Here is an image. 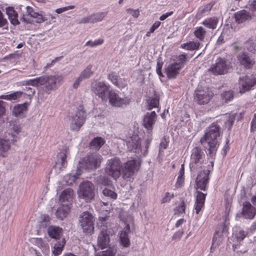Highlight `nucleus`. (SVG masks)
<instances>
[{
	"instance_id": "4468645a",
	"label": "nucleus",
	"mask_w": 256,
	"mask_h": 256,
	"mask_svg": "<svg viewBox=\"0 0 256 256\" xmlns=\"http://www.w3.org/2000/svg\"><path fill=\"white\" fill-rule=\"evenodd\" d=\"M86 116V115L84 110H79L76 111L74 116L71 118L70 129L74 131H78L84 122Z\"/></svg>"
},
{
	"instance_id": "412c9836",
	"label": "nucleus",
	"mask_w": 256,
	"mask_h": 256,
	"mask_svg": "<svg viewBox=\"0 0 256 256\" xmlns=\"http://www.w3.org/2000/svg\"><path fill=\"white\" fill-rule=\"evenodd\" d=\"M140 138L138 136L132 135L126 142L128 149L130 151L137 152L140 149Z\"/></svg>"
},
{
	"instance_id": "79ce46f5",
	"label": "nucleus",
	"mask_w": 256,
	"mask_h": 256,
	"mask_svg": "<svg viewBox=\"0 0 256 256\" xmlns=\"http://www.w3.org/2000/svg\"><path fill=\"white\" fill-rule=\"evenodd\" d=\"M36 244L42 250V251L44 254L46 255L48 254L50 252L49 246L48 244H44L43 242L42 238L38 239L36 240Z\"/></svg>"
},
{
	"instance_id": "39448f33",
	"label": "nucleus",
	"mask_w": 256,
	"mask_h": 256,
	"mask_svg": "<svg viewBox=\"0 0 256 256\" xmlns=\"http://www.w3.org/2000/svg\"><path fill=\"white\" fill-rule=\"evenodd\" d=\"M122 164L120 160L116 157L108 160L105 168L106 174L116 180L121 174Z\"/></svg>"
},
{
	"instance_id": "dca6fc26",
	"label": "nucleus",
	"mask_w": 256,
	"mask_h": 256,
	"mask_svg": "<svg viewBox=\"0 0 256 256\" xmlns=\"http://www.w3.org/2000/svg\"><path fill=\"white\" fill-rule=\"evenodd\" d=\"M240 92L244 94L250 90L256 84V78L252 75L240 78Z\"/></svg>"
},
{
	"instance_id": "9b49d317",
	"label": "nucleus",
	"mask_w": 256,
	"mask_h": 256,
	"mask_svg": "<svg viewBox=\"0 0 256 256\" xmlns=\"http://www.w3.org/2000/svg\"><path fill=\"white\" fill-rule=\"evenodd\" d=\"M212 96V93L208 88L198 87L195 90L194 100L198 104H208Z\"/></svg>"
},
{
	"instance_id": "cd10ccee",
	"label": "nucleus",
	"mask_w": 256,
	"mask_h": 256,
	"mask_svg": "<svg viewBox=\"0 0 256 256\" xmlns=\"http://www.w3.org/2000/svg\"><path fill=\"white\" fill-rule=\"evenodd\" d=\"M130 232V226L126 224L123 230L120 234V240L121 244L124 247H128L130 246V242L128 234Z\"/></svg>"
},
{
	"instance_id": "864d4df0",
	"label": "nucleus",
	"mask_w": 256,
	"mask_h": 256,
	"mask_svg": "<svg viewBox=\"0 0 256 256\" xmlns=\"http://www.w3.org/2000/svg\"><path fill=\"white\" fill-rule=\"evenodd\" d=\"M8 27V22L4 16L2 12L0 10V28H7Z\"/></svg>"
},
{
	"instance_id": "37998d69",
	"label": "nucleus",
	"mask_w": 256,
	"mask_h": 256,
	"mask_svg": "<svg viewBox=\"0 0 256 256\" xmlns=\"http://www.w3.org/2000/svg\"><path fill=\"white\" fill-rule=\"evenodd\" d=\"M220 96L222 100L226 102L231 101L234 98L233 92L230 90L224 92L221 94Z\"/></svg>"
},
{
	"instance_id": "0eeeda50",
	"label": "nucleus",
	"mask_w": 256,
	"mask_h": 256,
	"mask_svg": "<svg viewBox=\"0 0 256 256\" xmlns=\"http://www.w3.org/2000/svg\"><path fill=\"white\" fill-rule=\"evenodd\" d=\"M94 218L88 212H83L79 217V222L83 232L86 234H92L94 231Z\"/></svg>"
},
{
	"instance_id": "423d86ee",
	"label": "nucleus",
	"mask_w": 256,
	"mask_h": 256,
	"mask_svg": "<svg viewBox=\"0 0 256 256\" xmlns=\"http://www.w3.org/2000/svg\"><path fill=\"white\" fill-rule=\"evenodd\" d=\"M78 194L80 198L84 199L86 202H90L94 199L96 194L94 184L88 181L82 183L79 186Z\"/></svg>"
},
{
	"instance_id": "5fc2aeb1",
	"label": "nucleus",
	"mask_w": 256,
	"mask_h": 256,
	"mask_svg": "<svg viewBox=\"0 0 256 256\" xmlns=\"http://www.w3.org/2000/svg\"><path fill=\"white\" fill-rule=\"evenodd\" d=\"M34 16L32 17L34 19L35 22L37 23H41L44 22L46 20L44 16L41 14L36 12V14H34Z\"/></svg>"
},
{
	"instance_id": "0e129e2a",
	"label": "nucleus",
	"mask_w": 256,
	"mask_h": 256,
	"mask_svg": "<svg viewBox=\"0 0 256 256\" xmlns=\"http://www.w3.org/2000/svg\"><path fill=\"white\" fill-rule=\"evenodd\" d=\"M256 130V113L254 114V117L250 123V131L254 132Z\"/></svg>"
},
{
	"instance_id": "c756f323",
	"label": "nucleus",
	"mask_w": 256,
	"mask_h": 256,
	"mask_svg": "<svg viewBox=\"0 0 256 256\" xmlns=\"http://www.w3.org/2000/svg\"><path fill=\"white\" fill-rule=\"evenodd\" d=\"M6 12L12 24L16 26L20 24V22L18 20V14L13 7L9 6L6 8Z\"/></svg>"
},
{
	"instance_id": "774afa93",
	"label": "nucleus",
	"mask_w": 256,
	"mask_h": 256,
	"mask_svg": "<svg viewBox=\"0 0 256 256\" xmlns=\"http://www.w3.org/2000/svg\"><path fill=\"white\" fill-rule=\"evenodd\" d=\"M168 146L167 142L166 140L162 141L160 144V152L162 151L166 148Z\"/></svg>"
},
{
	"instance_id": "5701e85b",
	"label": "nucleus",
	"mask_w": 256,
	"mask_h": 256,
	"mask_svg": "<svg viewBox=\"0 0 256 256\" xmlns=\"http://www.w3.org/2000/svg\"><path fill=\"white\" fill-rule=\"evenodd\" d=\"M182 68V66L179 63L174 62L168 65L166 69L165 72L168 78H174L179 74V72Z\"/></svg>"
},
{
	"instance_id": "3c124183",
	"label": "nucleus",
	"mask_w": 256,
	"mask_h": 256,
	"mask_svg": "<svg viewBox=\"0 0 256 256\" xmlns=\"http://www.w3.org/2000/svg\"><path fill=\"white\" fill-rule=\"evenodd\" d=\"M104 40L102 38L96 40L94 41L89 40L85 44L86 46H90L91 47L96 46L103 44Z\"/></svg>"
},
{
	"instance_id": "b1692460",
	"label": "nucleus",
	"mask_w": 256,
	"mask_h": 256,
	"mask_svg": "<svg viewBox=\"0 0 256 256\" xmlns=\"http://www.w3.org/2000/svg\"><path fill=\"white\" fill-rule=\"evenodd\" d=\"M11 148V141L8 138H0V156L6 158Z\"/></svg>"
},
{
	"instance_id": "13d9d810",
	"label": "nucleus",
	"mask_w": 256,
	"mask_h": 256,
	"mask_svg": "<svg viewBox=\"0 0 256 256\" xmlns=\"http://www.w3.org/2000/svg\"><path fill=\"white\" fill-rule=\"evenodd\" d=\"M77 22L78 24L92 23L90 15L78 20Z\"/></svg>"
},
{
	"instance_id": "f257e3e1",
	"label": "nucleus",
	"mask_w": 256,
	"mask_h": 256,
	"mask_svg": "<svg viewBox=\"0 0 256 256\" xmlns=\"http://www.w3.org/2000/svg\"><path fill=\"white\" fill-rule=\"evenodd\" d=\"M63 80L64 77L61 74L43 76L24 81L23 84L36 87L39 86H43L42 88V90L48 94L52 91L56 90L58 85L60 84Z\"/></svg>"
},
{
	"instance_id": "6e6d98bb",
	"label": "nucleus",
	"mask_w": 256,
	"mask_h": 256,
	"mask_svg": "<svg viewBox=\"0 0 256 256\" xmlns=\"http://www.w3.org/2000/svg\"><path fill=\"white\" fill-rule=\"evenodd\" d=\"M186 54H181L178 57L177 62H176L179 63L182 67L184 66V64H185L186 60Z\"/></svg>"
},
{
	"instance_id": "8fccbe9b",
	"label": "nucleus",
	"mask_w": 256,
	"mask_h": 256,
	"mask_svg": "<svg viewBox=\"0 0 256 256\" xmlns=\"http://www.w3.org/2000/svg\"><path fill=\"white\" fill-rule=\"evenodd\" d=\"M118 76L114 72H111L108 74V80H110L114 84L118 87H120L118 83Z\"/></svg>"
},
{
	"instance_id": "f3484780",
	"label": "nucleus",
	"mask_w": 256,
	"mask_h": 256,
	"mask_svg": "<svg viewBox=\"0 0 256 256\" xmlns=\"http://www.w3.org/2000/svg\"><path fill=\"white\" fill-rule=\"evenodd\" d=\"M209 173L210 170H204L198 174L196 181L197 188L202 190H206L207 184L209 180Z\"/></svg>"
},
{
	"instance_id": "473e14b6",
	"label": "nucleus",
	"mask_w": 256,
	"mask_h": 256,
	"mask_svg": "<svg viewBox=\"0 0 256 256\" xmlns=\"http://www.w3.org/2000/svg\"><path fill=\"white\" fill-rule=\"evenodd\" d=\"M218 22V18L214 16L206 19L202 24L206 27L214 30L216 28Z\"/></svg>"
},
{
	"instance_id": "de8ad7c7",
	"label": "nucleus",
	"mask_w": 256,
	"mask_h": 256,
	"mask_svg": "<svg viewBox=\"0 0 256 256\" xmlns=\"http://www.w3.org/2000/svg\"><path fill=\"white\" fill-rule=\"evenodd\" d=\"M103 194L108 197H110L112 199H116L117 198V194L114 191L106 188L102 190Z\"/></svg>"
},
{
	"instance_id": "09e8293b",
	"label": "nucleus",
	"mask_w": 256,
	"mask_h": 256,
	"mask_svg": "<svg viewBox=\"0 0 256 256\" xmlns=\"http://www.w3.org/2000/svg\"><path fill=\"white\" fill-rule=\"evenodd\" d=\"M248 232L244 230H240L236 234V238L238 242H240L248 236Z\"/></svg>"
},
{
	"instance_id": "603ef678",
	"label": "nucleus",
	"mask_w": 256,
	"mask_h": 256,
	"mask_svg": "<svg viewBox=\"0 0 256 256\" xmlns=\"http://www.w3.org/2000/svg\"><path fill=\"white\" fill-rule=\"evenodd\" d=\"M236 114H232L230 115L228 118V119L225 122V124L226 125L228 126V128L230 129L232 126L233 125L234 122L236 119Z\"/></svg>"
},
{
	"instance_id": "2f4dec72",
	"label": "nucleus",
	"mask_w": 256,
	"mask_h": 256,
	"mask_svg": "<svg viewBox=\"0 0 256 256\" xmlns=\"http://www.w3.org/2000/svg\"><path fill=\"white\" fill-rule=\"evenodd\" d=\"M104 140L101 137H96L90 143V147L96 150H98L104 144Z\"/></svg>"
},
{
	"instance_id": "4be33fe9",
	"label": "nucleus",
	"mask_w": 256,
	"mask_h": 256,
	"mask_svg": "<svg viewBox=\"0 0 256 256\" xmlns=\"http://www.w3.org/2000/svg\"><path fill=\"white\" fill-rule=\"evenodd\" d=\"M238 59L240 64L246 69L251 68L255 62L254 60L250 58L248 54L245 52L240 54L238 56Z\"/></svg>"
},
{
	"instance_id": "69168bd1",
	"label": "nucleus",
	"mask_w": 256,
	"mask_h": 256,
	"mask_svg": "<svg viewBox=\"0 0 256 256\" xmlns=\"http://www.w3.org/2000/svg\"><path fill=\"white\" fill-rule=\"evenodd\" d=\"M184 234L183 230H179L176 232L172 236L173 240H180Z\"/></svg>"
},
{
	"instance_id": "052dcab7",
	"label": "nucleus",
	"mask_w": 256,
	"mask_h": 256,
	"mask_svg": "<svg viewBox=\"0 0 256 256\" xmlns=\"http://www.w3.org/2000/svg\"><path fill=\"white\" fill-rule=\"evenodd\" d=\"M74 6H69L64 7V8H57L56 10V12L57 14H61V13H62L63 12H64L66 11V10L74 9Z\"/></svg>"
},
{
	"instance_id": "a878e982",
	"label": "nucleus",
	"mask_w": 256,
	"mask_h": 256,
	"mask_svg": "<svg viewBox=\"0 0 256 256\" xmlns=\"http://www.w3.org/2000/svg\"><path fill=\"white\" fill-rule=\"evenodd\" d=\"M28 110V104L24 103L22 104H18L13 108V114L18 118H23L25 116V114Z\"/></svg>"
},
{
	"instance_id": "f03ea898",
	"label": "nucleus",
	"mask_w": 256,
	"mask_h": 256,
	"mask_svg": "<svg viewBox=\"0 0 256 256\" xmlns=\"http://www.w3.org/2000/svg\"><path fill=\"white\" fill-rule=\"evenodd\" d=\"M222 130L220 126L217 122L212 123L209 127L208 132L200 142L202 145L208 143L209 146L208 152L211 157L215 156L218 148L219 146V141Z\"/></svg>"
},
{
	"instance_id": "2eb2a0df",
	"label": "nucleus",
	"mask_w": 256,
	"mask_h": 256,
	"mask_svg": "<svg viewBox=\"0 0 256 256\" xmlns=\"http://www.w3.org/2000/svg\"><path fill=\"white\" fill-rule=\"evenodd\" d=\"M109 102L112 106L116 107H124L128 105L130 102V99L128 97L121 98L114 91L109 92L108 96Z\"/></svg>"
},
{
	"instance_id": "f8f14e48",
	"label": "nucleus",
	"mask_w": 256,
	"mask_h": 256,
	"mask_svg": "<svg viewBox=\"0 0 256 256\" xmlns=\"http://www.w3.org/2000/svg\"><path fill=\"white\" fill-rule=\"evenodd\" d=\"M140 164L136 160H128L124 164L122 168V176L124 180L130 178L138 170Z\"/></svg>"
},
{
	"instance_id": "e433bc0d",
	"label": "nucleus",
	"mask_w": 256,
	"mask_h": 256,
	"mask_svg": "<svg viewBox=\"0 0 256 256\" xmlns=\"http://www.w3.org/2000/svg\"><path fill=\"white\" fill-rule=\"evenodd\" d=\"M200 43L199 42H190L182 44L181 47L184 49L189 50H198L200 48Z\"/></svg>"
},
{
	"instance_id": "1a4fd4ad",
	"label": "nucleus",
	"mask_w": 256,
	"mask_h": 256,
	"mask_svg": "<svg viewBox=\"0 0 256 256\" xmlns=\"http://www.w3.org/2000/svg\"><path fill=\"white\" fill-rule=\"evenodd\" d=\"M110 85L106 84L103 82L95 81L92 82L91 85V90L98 98L102 100L106 101L108 96L109 94Z\"/></svg>"
},
{
	"instance_id": "c85d7f7f",
	"label": "nucleus",
	"mask_w": 256,
	"mask_h": 256,
	"mask_svg": "<svg viewBox=\"0 0 256 256\" xmlns=\"http://www.w3.org/2000/svg\"><path fill=\"white\" fill-rule=\"evenodd\" d=\"M70 210V207L68 204H62L58 208L55 214L58 218L62 220L67 216Z\"/></svg>"
},
{
	"instance_id": "ddd939ff",
	"label": "nucleus",
	"mask_w": 256,
	"mask_h": 256,
	"mask_svg": "<svg viewBox=\"0 0 256 256\" xmlns=\"http://www.w3.org/2000/svg\"><path fill=\"white\" fill-rule=\"evenodd\" d=\"M229 68L228 62L224 58H219L216 62L208 69V71L214 74L221 75L226 74Z\"/></svg>"
},
{
	"instance_id": "4c0bfd02",
	"label": "nucleus",
	"mask_w": 256,
	"mask_h": 256,
	"mask_svg": "<svg viewBox=\"0 0 256 256\" xmlns=\"http://www.w3.org/2000/svg\"><path fill=\"white\" fill-rule=\"evenodd\" d=\"M66 244V240L64 238H62V242H56L52 250V254L55 256H57L60 254L62 252V248Z\"/></svg>"
},
{
	"instance_id": "58836bf2",
	"label": "nucleus",
	"mask_w": 256,
	"mask_h": 256,
	"mask_svg": "<svg viewBox=\"0 0 256 256\" xmlns=\"http://www.w3.org/2000/svg\"><path fill=\"white\" fill-rule=\"evenodd\" d=\"M92 64L88 65L86 68L80 74L79 76L82 80L90 78L94 74L92 70Z\"/></svg>"
},
{
	"instance_id": "7ed1b4c3",
	"label": "nucleus",
	"mask_w": 256,
	"mask_h": 256,
	"mask_svg": "<svg viewBox=\"0 0 256 256\" xmlns=\"http://www.w3.org/2000/svg\"><path fill=\"white\" fill-rule=\"evenodd\" d=\"M110 239L107 228L104 226L100 229V232L98 238V245L101 249L108 248L103 251L99 256H115L117 252L116 246H109Z\"/></svg>"
},
{
	"instance_id": "ea45409f",
	"label": "nucleus",
	"mask_w": 256,
	"mask_h": 256,
	"mask_svg": "<svg viewBox=\"0 0 256 256\" xmlns=\"http://www.w3.org/2000/svg\"><path fill=\"white\" fill-rule=\"evenodd\" d=\"M194 36L200 40H203L206 34V31L202 26L196 28L194 32Z\"/></svg>"
},
{
	"instance_id": "bf43d9fd",
	"label": "nucleus",
	"mask_w": 256,
	"mask_h": 256,
	"mask_svg": "<svg viewBox=\"0 0 256 256\" xmlns=\"http://www.w3.org/2000/svg\"><path fill=\"white\" fill-rule=\"evenodd\" d=\"M126 12L128 14H131L133 17L138 18L140 14L139 11L138 10H133L132 8H128L126 10Z\"/></svg>"
},
{
	"instance_id": "72a5a7b5",
	"label": "nucleus",
	"mask_w": 256,
	"mask_h": 256,
	"mask_svg": "<svg viewBox=\"0 0 256 256\" xmlns=\"http://www.w3.org/2000/svg\"><path fill=\"white\" fill-rule=\"evenodd\" d=\"M108 14V12H98L90 15L92 23L101 22Z\"/></svg>"
},
{
	"instance_id": "f704fd0d",
	"label": "nucleus",
	"mask_w": 256,
	"mask_h": 256,
	"mask_svg": "<svg viewBox=\"0 0 256 256\" xmlns=\"http://www.w3.org/2000/svg\"><path fill=\"white\" fill-rule=\"evenodd\" d=\"M160 97L159 96L154 94L153 96L149 98L148 100V109L151 110L154 108H157L159 105Z\"/></svg>"
},
{
	"instance_id": "a211bd4d",
	"label": "nucleus",
	"mask_w": 256,
	"mask_h": 256,
	"mask_svg": "<svg viewBox=\"0 0 256 256\" xmlns=\"http://www.w3.org/2000/svg\"><path fill=\"white\" fill-rule=\"evenodd\" d=\"M68 154H69V150L67 148H63L58 154L57 160L54 166V168L56 169H58L60 171L62 170V168L66 166V158Z\"/></svg>"
},
{
	"instance_id": "49530a36",
	"label": "nucleus",
	"mask_w": 256,
	"mask_h": 256,
	"mask_svg": "<svg viewBox=\"0 0 256 256\" xmlns=\"http://www.w3.org/2000/svg\"><path fill=\"white\" fill-rule=\"evenodd\" d=\"M244 48L250 52H254L255 50L254 44L252 40L249 39L245 43Z\"/></svg>"
},
{
	"instance_id": "393cba45",
	"label": "nucleus",
	"mask_w": 256,
	"mask_h": 256,
	"mask_svg": "<svg viewBox=\"0 0 256 256\" xmlns=\"http://www.w3.org/2000/svg\"><path fill=\"white\" fill-rule=\"evenodd\" d=\"M62 228L56 226H50L47 228L48 236L52 238L58 240L62 234Z\"/></svg>"
},
{
	"instance_id": "7c9ffc66",
	"label": "nucleus",
	"mask_w": 256,
	"mask_h": 256,
	"mask_svg": "<svg viewBox=\"0 0 256 256\" xmlns=\"http://www.w3.org/2000/svg\"><path fill=\"white\" fill-rule=\"evenodd\" d=\"M74 196V191L70 188L64 190L60 196L59 200L62 202H70L72 201Z\"/></svg>"
},
{
	"instance_id": "4d7b16f0",
	"label": "nucleus",
	"mask_w": 256,
	"mask_h": 256,
	"mask_svg": "<svg viewBox=\"0 0 256 256\" xmlns=\"http://www.w3.org/2000/svg\"><path fill=\"white\" fill-rule=\"evenodd\" d=\"M174 197L173 194H170L169 192H166L164 197L162 200V203H166L169 202L172 198Z\"/></svg>"
},
{
	"instance_id": "bb28decb",
	"label": "nucleus",
	"mask_w": 256,
	"mask_h": 256,
	"mask_svg": "<svg viewBox=\"0 0 256 256\" xmlns=\"http://www.w3.org/2000/svg\"><path fill=\"white\" fill-rule=\"evenodd\" d=\"M206 194H204L200 191L197 192L196 201L195 202V210L196 214H198L204 206Z\"/></svg>"
},
{
	"instance_id": "e2e57ef3",
	"label": "nucleus",
	"mask_w": 256,
	"mask_h": 256,
	"mask_svg": "<svg viewBox=\"0 0 256 256\" xmlns=\"http://www.w3.org/2000/svg\"><path fill=\"white\" fill-rule=\"evenodd\" d=\"M212 8V6L210 4H208L204 6V8H202L199 9V12L201 14H203L206 12H209Z\"/></svg>"
},
{
	"instance_id": "6ab92c4d",
	"label": "nucleus",
	"mask_w": 256,
	"mask_h": 256,
	"mask_svg": "<svg viewBox=\"0 0 256 256\" xmlns=\"http://www.w3.org/2000/svg\"><path fill=\"white\" fill-rule=\"evenodd\" d=\"M156 114L154 111L147 112L144 118L143 124L150 134H151L152 126L156 120Z\"/></svg>"
},
{
	"instance_id": "6e6552de",
	"label": "nucleus",
	"mask_w": 256,
	"mask_h": 256,
	"mask_svg": "<svg viewBox=\"0 0 256 256\" xmlns=\"http://www.w3.org/2000/svg\"><path fill=\"white\" fill-rule=\"evenodd\" d=\"M204 154L200 147L194 148L192 152L190 168L192 171L202 168L204 162Z\"/></svg>"
},
{
	"instance_id": "9d476101",
	"label": "nucleus",
	"mask_w": 256,
	"mask_h": 256,
	"mask_svg": "<svg viewBox=\"0 0 256 256\" xmlns=\"http://www.w3.org/2000/svg\"><path fill=\"white\" fill-rule=\"evenodd\" d=\"M236 22L238 24L242 23L256 18V2H254L249 12L242 10L234 14Z\"/></svg>"
},
{
	"instance_id": "a19ab883",
	"label": "nucleus",
	"mask_w": 256,
	"mask_h": 256,
	"mask_svg": "<svg viewBox=\"0 0 256 256\" xmlns=\"http://www.w3.org/2000/svg\"><path fill=\"white\" fill-rule=\"evenodd\" d=\"M22 92H15L9 94L2 95L0 98L6 100H16L18 98H20L22 96Z\"/></svg>"
},
{
	"instance_id": "680f3d73",
	"label": "nucleus",
	"mask_w": 256,
	"mask_h": 256,
	"mask_svg": "<svg viewBox=\"0 0 256 256\" xmlns=\"http://www.w3.org/2000/svg\"><path fill=\"white\" fill-rule=\"evenodd\" d=\"M178 214H182L185 212L186 210V205L184 201L180 202V206H178L176 209Z\"/></svg>"
},
{
	"instance_id": "20e7f679",
	"label": "nucleus",
	"mask_w": 256,
	"mask_h": 256,
	"mask_svg": "<svg viewBox=\"0 0 256 256\" xmlns=\"http://www.w3.org/2000/svg\"><path fill=\"white\" fill-rule=\"evenodd\" d=\"M102 158L97 152H90L78 162V168H83L90 171L94 170L98 168Z\"/></svg>"
},
{
	"instance_id": "c03bdc74",
	"label": "nucleus",
	"mask_w": 256,
	"mask_h": 256,
	"mask_svg": "<svg viewBox=\"0 0 256 256\" xmlns=\"http://www.w3.org/2000/svg\"><path fill=\"white\" fill-rule=\"evenodd\" d=\"M184 164H182L181 166V168L179 172V175L178 176L177 182L176 183V186L177 187L180 186L184 182Z\"/></svg>"
},
{
	"instance_id": "aec40b11",
	"label": "nucleus",
	"mask_w": 256,
	"mask_h": 256,
	"mask_svg": "<svg viewBox=\"0 0 256 256\" xmlns=\"http://www.w3.org/2000/svg\"><path fill=\"white\" fill-rule=\"evenodd\" d=\"M242 214L246 219L252 220L256 214V208L249 202L243 204Z\"/></svg>"
},
{
	"instance_id": "c9c22d12",
	"label": "nucleus",
	"mask_w": 256,
	"mask_h": 256,
	"mask_svg": "<svg viewBox=\"0 0 256 256\" xmlns=\"http://www.w3.org/2000/svg\"><path fill=\"white\" fill-rule=\"evenodd\" d=\"M36 12H34L33 10V8L29 6H27L26 7V11L24 14H23V16L22 18H20V20L23 21L26 23H29L30 22V20L28 19L26 17L32 18L34 16V14H36Z\"/></svg>"
},
{
	"instance_id": "338daca9",
	"label": "nucleus",
	"mask_w": 256,
	"mask_h": 256,
	"mask_svg": "<svg viewBox=\"0 0 256 256\" xmlns=\"http://www.w3.org/2000/svg\"><path fill=\"white\" fill-rule=\"evenodd\" d=\"M160 24L161 22L159 21L155 22L150 29V32H154V31L160 26Z\"/></svg>"
},
{
	"instance_id": "a18cd8bd",
	"label": "nucleus",
	"mask_w": 256,
	"mask_h": 256,
	"mask_svg": "<svg viewBox=\"0 0 256 256\" xmlns=\"http://www.w3.org/2000/svg\"><path fill=\"white\" fill-rule=\"evenodd\" d=\"M77 178V176L74 175L66 174L64 177V180L67 185H72Z\"/></svg>"
}]
</instances>
